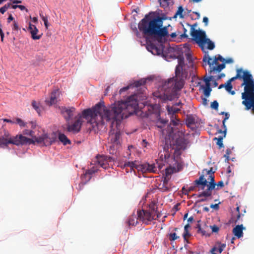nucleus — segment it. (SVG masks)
<instances>
[{
	"mask_svg": "<svg viewBox=\"0 0 254 254\" xmlns=\"http://www.w3.org/2000/svg\"><path fill=\"white\" fill-rule=\"evenodd\" d=\"M6 10V7H4V6L0 8V12L1 14H3Z\"/></svg>",
	"mask_w": 254,
	"mask_h": 254,
	"instance_id": "nucleus-56",
	"label": "nucleus"
},
{
	"mask_svg": "<svg viewBox=\"0 0 254 254\" xmlns=\"http://www.w3.org/2000/svg\"><path fill=\"white\" fill-rule=\"evenodd\" d=\"M2 120L4 122L9 123H11V124H15V119H14L13 120H11L9 119H2Z\"/></svg>",
	"mask_w": 254,
	"mask_h": 254,
	"instance_id": "nucleus-53",
	"label": "nucleus"
},
{
	"mask_svg": "<svg viewBox=\"0 0 254 254\" xmlns=\"http://www.w3.org/2000/svg\"><path fill=\"white\" fill-rule=\"evenodd\" d=\"M168 148H169V147H168V145H167L166 146H165L163 147L164 152V155L163 154L160 153V158L162 161H163L164 160V161L166 162L167 160L170 157V153H169V151H168Z\"/></svg>",
	"mask_w": 254,
	"mask_h": 254,
	"instance_id": "nucleus-22",
	"label": "nucleus"
},
{
	"mask_svg": "<svg viewBox=\"0 0 254 254\" xmlns=\"http://www.w3.org/2000/svg\"><path fill=\"white\" fill-rule=\"evenodd\" d=\"M138 105V101L134 96L129 97L126 101L114 103L109 107H106L103 103L99 102L92 108L83 110L82 114L78 113L73 123L67 122V130L74 133L79 132L82 117L89 119L88 123L91 126L92 129L95 130L101 129L105 123H109L111 128L109 138L112 144L109 151L113 154L115 153L114 148H117L119 145L121 121L131 115Z\"/></svg>",
	"mask_w": 254,
	"mask_h": 254,
	"instance_id": "nucleus-1",
	"label": "nucleus"
},
{
	"mask_svg": "<svg viewBox=\"0 0 254 254\" xmlns=\"http://www.w3.org/2000/svg\"><path fill=\"white\" fill-rule=\"evenodd\" d=\"M218 106H219V104L216 100L214 101L213 102H212L211 103L210 107L212 109H215L216 110H218Z\"/></svg>",
	"mask_w": 254,
	"mask_h": 254,
	"instance_id": "nucleus-40",
	"label": "nucleus"
},
{
	"mask_svg": "<svg viewBox=\"0 0 254 254\" xmlns=\"http://www.w3.org/2000/svg\"><path fill=\"white\" fill-rule=\"evenodd\" d=\"M13 20V17L11 14H10L7 18V22L9 23L11 21Z\"/></svg>",
	"mask_w": 254,
	"mask_h": 254,
	"instance_id": "nucleus-60",
	"label": "nucleus"
},
{
	"mask_svg": "<svg viewBox=\"0 0 254 254\" xmlns=\"http://www.w3.org/2000/svg\"><path fill=\"white\" fill-rule=\"evenodd\" d=\"M167 128L168 130V132L170 135L171 133L173 132V128L171 126H168Z\"/></svg>",
	"mask_w": 254,
	"mask_h": 254,
	"instance_id": "nucleus-59",
	"label": "nucleus"
},
{
	"mask_svg": "<svg viewBox=\"0 0 254 254\" xmlns=\"http://www.w3.org/2000/svg\"><path fill=\"white\" fill-rule=\"evenodd\" d=\"M217 245L219 246L218 249L217 248V251H218L219 253H221L225 248L226 246V244H222L220 242H217Z\"/></svg>",
	"mask_w": 254,
	"mask_h": 254,
	"instance_id": "nucleus-37",
	"label": "nucleus"
},
{
	"mask_svg": "<svg viewBox=\"0 0 254 254\" xmlns=\"http://www.w3.org/2000/svg\"><path fill=\"white\" fill-rule=\"evenodd\" d=\"M190 236L189 231H184L183 236L184 239V240L186 241L187 238Z\"/></svg>",
	"mask_w": 254,
	"mask_h": 254,
	"instance_id": "nucleus-47",
	"label": "nucleus"
},
{
	"mask_svg": "<svg viewBox=\"0 0 254 254\" xmlns=\"http://www.w3.org/2000/svg\"><path fill=\"white\" fill-rule=\"evenodd\" d=\"M59 139L64 145L71 144L70 140L68 139L64 133H60L59 134Z\"/></svg>",
	"mask_w": 254,
	"mask_h": 254,
	"instance_id": "nucleus-24",
	"label": "nucleus"
},
{
	"mask_svg": "<svg viewBox=\"0 0 254 254\" xmlns=\"http://www.w3.org/2000/svg\"><path fill=\"white\" fill-rule=\"evenodd\" d=\"M210 206L211 208H214L215 209H218L219 208L218 204H211Z\"/></svg>",
	"mask_w": 254,
	"mask_h": 254,
	"instance_id": "nucleus-54",
	"label": "nucleus"
},
{
	"mask_svg": "<svg viewBox=\"0 0 254 254\" xmlns=\"http://www.w3.org/2000/svg\"><path fill=\"white\" fill-rule=\"evenodd\" d=\"M212 232L213 233H218L219 230V228L216 225L210 226Z\"/></svg>",
	"mask_w": 254,
	"mask_h": 254,
	"instance_id": "nucleus-46",
	"label": "nucleus"
},
{
	"mask_svg": "<svg viewBox=\"0 0 254 254\" xmlns=\"http://www.w3.org/2000/svg\"><path fill=\"white\" fill-rule=\"evenodd\" d=\"M188 141L184 137H179L176 140V144L179 149L185 150L187 148Z\"/></svg>",
	"mask_w": 254,
	"mask_h": 254,
	"instance_id": "nucleus-18",
	"label": "nucleus"
},
{
	"mask_svg": "<svg viewBox=\"0 0 254 254\" xmlns=\"http://www.w3.org/2000/svg\"><path fill=\"white\" fill-rule=\"evenodd\" d=\"M181 168H178L177 169L175 167H172L170 166L169 167H167L165 169L166 170V176L167 177L169 175H171L174 172H178L180 170Z\"/></svg>",
	"mask_w": 254,
	"mask_h": 254,
	"instance_id": "nucleus-27",
	"label": "nucleus"
},
{
	"mask_svg": "<svg viewBox=\"0 0 254 254\" xmlns=\"http://www.w3.org/2000/svg\"><path fill=\"white\" fill-rule=\"evenodd\" d=\"M178 59V64L175 69V77L168 79L162 84V89L164 90L163 94L165 100L172 101L175 98H178V91L184 85V78L186 76L183 71L184 58L183 56H179Z\"/></svg>",
	"mask_w": 254,
	"mask_h": 254,
	"instance_id": "nucleus-2",
	"label": "nucleus"
},
{
	"mask_svg": "<svg viewBox=\"0 0 254 254\" xmlns=\"http://www.w3.org/2000/svg\"><path fill=\"white\" fill-rule=\"evenodd\" d=\"M200 89L203 90V94L206 97H208L210 95L212 89L210 86H204V85L200 86Z\"/></svg>",
	"mask_w": 254,
	"mask_h": 254,
	"instance_id": "nucleus-28",
	"label": "nucleus"
},
{
	"mask_svg": "<svg viewBox=\"0 0 254 254\" xmlns=\"http://www.w3.org/2000/svg\"><path fill=\"white\" fill-rule=\"evenodd\" d=\"M216 251H217V247H213V248L211 249V252L212 253V254H216V253H214V252Z\"/></svg>",
	"mask_w": 254,
	"mask_h": 254,
	"instance_id": "nucleus-64",
	"label": "nucleus"
},
{
	"mask_svg": "<svg viewBox=\"0 0 254 254\" xmlns=\"http://www.w3.org/2000/svg\"><path fill=\"white\" fill-rule=\"evenodd\" d=\"M178 122L179 121L178 120H177L176 121H175L173 119L171 120V123L174 126H176L178 125Z\"/></svg>",
	"mask_w": 254,
	"mask_h": 254,
	"instance_id": "nucleus-58",
	"label": "nucleus"
},
{
	"mask_svg": "<svg viewBox=\"0 0 254 254\" xmlns=\"http://www.w3.org/2000/svg\"><path fill=\"white\" fill-rule=\"evenodd\" d=\"M179 238V236H177L175 233H170L169 235V239L170 241H173Z\"/></svg>",
	"mask_w": 254,
	"mask_h": 254,
	"instance_id": "nucleus-38",
	"label": "nucleus"
},
{
	"mask_svg": "<svg viewBox=\"0 0 254 254\" xmlns=\"http://www.w3.org/2000/svg\"><path fill=\"white\" fill-rule=\"evenodd\" d=\"M167 110L169 114L173 113L172 117L173 118V116L174 115V114H175L177 112H178L179 111V109H176L175 108H174L173 107L170 108V107H168Z\"/></svg>",
	"mask_w": 254,
	"mask_h": 254,
	"instance_id": "nucleus-39",
	"label": "nucleus"
},
{
	"mask_svg": "<svg viewBox=\"0 0 254 254\" xmlns=\"http://www.w3.org/2000/svg\"><path fill=\"white\" fill-rule=\"evenodd\" d=\"M15 124L19 125L21 127H25L26 125V124L20 118H16L15 119Z\"/></svg>",
	"mask_w": 254,
	"mask_h": 254,
	"instance_id": "nucleus-36",
	"label": "nucleus"
},
{
	"mask_svg": "<svg viewBox=\"0 0 254 254\" xmlns=\"http://www.w3.org/2000/svg\"><path fill=\"white\" fill-rule=\"evenodd\" d=\"M205 54L203 58V61L204 62H207L208 64L209 65L210 67H211V66H212L213 64H218V61L222 62H224V61H225V59L220 55H218L217 57L215 56L214 58V59L212 60V59L210 58V56H209L208 53L207 52H205Z\"/></svg>",
	"mask_w": 254,
	"mask_h": 254,
	"instance_id": "nucleus-14",
	"label": "nucleus"
},
{
	"mask_svg": "<svg viewBox=\"0 0 254 254\" xmlns=\"http://www.w3.org/2000/svg\"><path fill=\"white\" fill-rule=\"evenodd\" d=\"M242 104L247 110L252 109V113L254 115V88L247 93H242Z\"/></svg>",
	"mask_w": 254,
	"mask_h": 254,
	"instance_id": "nucleus-11",
	"label": "nucleus"
},
{
	"mask_svg": "<svg viewBox=\"0 0 254 254\" xmlns=\"http://www.w3.org/2000/svg\"><path fill=\"white\" fill-rule=\"evenodd\" d=\"M183 27V33L181 35V38H188V35L187 34V30L186 28H185L184 27V25H182Z\"/></svg>",
	"mask_w": 254,
	"mask_h": 254,
	"instance_id": "nucleus-45",
	"label": "nucleus"
},
{
	"mask_svg": "<svg viewBox=\"0 0 254 254\" xmlns=\"http://www.w3.org/2000/svg\"><path fill=\"white\" fill-rule=\"evenodd\" d=\"M13 3H21L22 1L21 0H10Z\"/></svg>",
	"mask_w": 254,
	"mask_h": 254,
	"instance_id": "nucleus-61",
	"label": "nucleus"
},
{
	"mask_svg": "<svg viewBox=\"0 0 254 254\" xmlns=\"http://www.w3.org/2000/svg\"><path fill=\"white\" fill-rule=\"evenodd\" d=\"M216 66H211L210 67V69L209 70V72L211 73L212 72L216 71L218 72H220L225 67V64L223 63L221 64H217Z\"/></svg>",
	"mask_w": 254,
	"mask_h": 254,
	"instance_id": "nucleus-26",
	"label": "nucleus"
},
{
	"mask_svg": "<svg viewBox=\"0 0 254 254\" xmlns=\"http://www.w3.org/2000/svg\"><path fill=\"white\" fill-rule=\"evenodd\" d=\"M97 171V168H95L94 167L86 171L85 176H88V179L90 180L91 178V175L94 174Z\"/></svg>",
	"mask_w": 254,
	"mask_h": 254,
	"instance_id": "nucleus-31",
	"label": "nucleus"
},
{
	"mask_svg": "<svg viewBox=\"0 0 254 254\" xmlns=\"http://www.w3.org/2000/svg\"><path fill=\"white\" fill-rule=\"evenodd\" d=\"M147 49L152 54H154V52H155L157 54L159 55L161 52L160 49L157 48L154 44L152 43H148L147 42Z\"/></svg>",
	"mask_w": 254,
	"mask_h": 254,
	"instance_id": "nucleus-21",
	"label": "nucleus"
},
{
	"mask_svg": "<svg viewBox=\"0 0 254 254\" xmlns=\"http://www.w3.org/2000/svg\"><path fill=\"white\" fill-rule=\"evenodd\" d=\"M184 11V9L182 6H180L178 7V9L175 14L174 16V18H176L177 15H179L181 18H184V15L183 14V12Z\"/></svg>",
	"mask_w": 254,
	"mask_h": 254,
	"instance_id": "nucleus-32",
	"label": "nucleus"
},
{
	"mask_svg": "<svg viewBox=\"0 0 254 254\" xmlns=\"http://www.w3.org/2000/svg\"><path fill=\"white\" fill-rule=\"evenodd\" d=\"M245 229L243 225H238L233 229V233L238 238H240L243 236V230Z\"/></svg>",
	"mask_w": 254,
	"mask_h": 254,
	"instance_id": "nucleus-19",
	"label": "nucleus"
},
{
	"mask_svg": "<svg viewBox=\"0 0 254 254\" xmlns=\"http://www.w3.org/2000/svg\"><path fill=\"white\" fill-rule=\"evenodd\" d=\"M205 170L206 172V174L200 176L198 179L194 182L196 185L199 187V190H204L197 195V197L210 196L212 190L215 189L216 185L214 175L215 171H213V168Z\"/></svg>",
	"mask_w": 254,
	"mask_h": 254,
	"instance_id": "nucleus-4",
	"label": "nucleus"
},
{
	"mask_svg": "<svg viewBox=\"0 0 254 254\" xmlns=\"http://www.w3.org/2000/svg\"><path fill=\"white\" fill-rule=\"evenodd\" d=\"M203 22L205 23V25L207 26L208 22V18L207 17H204L203 18Z\"/></svg>",
	"mask_w": 254,
	"mask_h": 254,
	"instance_id": "nucleus-57",
	"label": "nucleus"
},
{
	"mask_svg": "<svg viewBox=\"0 0 254 254\" xmlns=\"http://www.w3.org/2000/svg\"><path fill=\"white\" fill-rule=\"evenodd\" d=\"M120 166L122 168L129 167L130 171L135 168L138 171H140L143 173L147 172L154 173L157 171L156 167L154 164L143 163L137 164L135 162L128 161L124 164L120 163Z\"/></svg>",
	"mask_w": 254,
	"mask_h": 254,
	"instance_id": "nucleus-9",
	"label": "nucleus"
},
{
	"mask_svg": "<svg viewBox=\"0 0 254 254\" xmlns=\"http://www.w3.org/2000/svg\"><path fill=\"white\" fill-rule=\"evenodd\" d=\"M213 76H210L209 77L204 78V81L205 82V86H210V81L212 79Z\"/></svg>",
	"mask_w": 254,
	"mask_h": 254,
	"instance_id": "nucleus-41",
	"label": "nucleus"
},
{
	"mask_svg": "<svg viewBox=\"0 0 254 254\" xmlns=\"http://www.w3.org/2000/svg\"><path fill=\"white\" fill-rule=\"evenodd\" d=\"M96 162L103 168L106 169L109 167V162L113 161V158L106 155H97Z\"/></svg>",
	"mask_w": 254,
	"mask_h": 254,
	"instance_id": "nucleus-13",
	"label": "nucleus"
},
{
	"mask_svg": "<svg viewBox=\"0 0 254 254\" xmlns=\"http://www.w3.org/2000/svg\"><path fill=\"white\" fill-rule=\"evenodd\" d=\"M32 106L33 108L36 111V112L40 114L41 110L39 106V103H37L35 101L33 100L32 102Z\"/></svg>",
	"mask_w": 254,
	"mask_h": 254,
	"instance_id": "nucleus-35",
	"label": "nucleus"
},
{
	"mask_svg": "<svg viewBox=\"0 0 254 254\" xmlns=\"http://www.w3.org/2000/svg\"><path fill=\"white\" fill-rule=\"evenodd\" d=\"M187 26L190 27V34L192 37V40L198 45L203 52L205 48L212 50L215 48L214 43L206 37L205 31L195 29L196 23L193 25L188 23Z\"/></svg>",
	"mask_w": 254,
	"mask_h": 254,
	"instance_id": "nucleus-6",
	"label": "nucleus"
},
{
	"mask_svg": "<svg viewBox=\"0 0 254 254\" xmlns=\"http://www.w3.org/2000/svg\"><path fill=\"white\" fill-rule=\"evenodd\" d=\"M197 232L198 233H201L202 235H205L206 234H205V231L202 230L201 228H200V230H197Z\"/></svg>",
	"mask_w": 254,
	"mask_h": 254,
	"instance_id": "nucleus-63",
	"label": "nucleus"
},
{
	"mask_svg": "<svg viewBox=\"0 0 254 254\" xmlns=\"http://www.w3.org/2000/svg\"><path fill=\"white\" fill-rule=\"evenodd\" d=\"M186 58H187V60L189 61V63H191L192 62V56H191L190 54L187 53L186 54Z\"/></svg>",
	"mask_w": 254,
	"mask_h": 254,
	"instance_id": "nucleus-51",
	"label": "nucleus"
},
{
	"mask_svg": "<svg viewBox=\"0 0 254 254\" xmlns=\"http://www.w3.org/2000/svg\"><path fill=\"white\" fill-rule=\"evenodd\" d=\"M28 30L29 31L30 34H31V38L33 40H39L41 38L42 33L38 34L39 30L37 29L36 26L32 24L30 22L29 23Z\"/></svg>",
	"mask_w": 254,
	"mask_h": 254,
	"instance_id": "nucleus-17",
	"label": "nucleus"
},
{
	"mask_svg": "<svg viewBox=\"0 0 254 254\" xmlns=\"http://www.w3.org/2000/svg\"><path fill=\"white\" fill-rule=\"evenodd\" d=\"M61 114L66 121V122H69L77 114L76 112V109L73 107L62 106L59 107Z\"/></svg>",
	"mask_w": 254,
	"mask_h": 254,
	"instance_id": "nucleus-12",
	"label": "nucleus"
},
{
	"mask_svg": "<svg viewBox=\"0 0 254 254\" xmlns=\"http://www.w3.org/2000/svg\"><path fill=\"white\" fill-rule=\"evenodd\" d=\"M145 80L141 79L138 81H136L131 85L132 87H138L141 85H144L145 83Z\"/></svg>",
	"mask_w": 254,
	"mask_h": 254,
	"instance_id": "nucleus-34",
	"label": "nucleus"
},
{
	"mask_svg": "<svg viewBox=\"0 0 254 254\" xmlns=\"http://www.w3.org/2000/svg\"><path fill=\"white\" fill-rule=\"evenodd\" d=\"M186 124L188 126L195 124V119L192 115H188L186 119Z\"/></svg>",
	"mask_w": 254,
	"mask_h": 254,
	"instance_id": "nucleus-29",
	"label": "nucleus"
},
{
	"mask_svg": "<svg viewBox=\"0 0 254 254\" xmlns=\"http://www.w3.org/2000/svg\"><path fill=\"white\" fill-rule=\"evenodd\" d=\"M164 19L160 16L151 18L149 14H146L139 23L138 28L145 36H152L161 43L162 38L168 34L167 27H163Z\"/></svg>",
	"mask_w": 254,
	"mask_h": 254,
	"instance_id": "nucleus-3",
	"label": "nucleus"
},
{
	"mask_svg": "<svg viewBox=\"0 0 254 254\" xmlns=\"http://www.w3.org/2000/svg\"><path fill=\"white\" fill-rule=\"evenodd\" d=\"M34 131L32 130L25 129L23 131V134L29 135L32 137L34 143L37 142L39 144H42L45 146H49L55 141L53 137H51L47 133H44L41 136L36 137L34 135ZM31 139V138H30Z\"/></svg>",
	"mask_w": 254,
	"mask_h": 254,
	"instance_id": "nucleus-10",
	"label": "nucleus"
},
{
	"mask_svg": "<svg viewBox=\"0 0 254 254\" xmlns=\"http://www.w3.org/2000/svg\"><path fill=\"white\" fill-rule=\"evenodd\" d=\"M138 219L145 225L151 224V222L161 216V214L157 211V206L153 202H151L147 209L138 210L137 211Z\"/></svg>",
	"mask_w": 254,
	"mask_h": 254,
	"instance_id": "nucleus-7",
	"label": "nucleus"
},
{
	"mask_svg": "<svg viewBox=\"0 0 254 254\" xmlns=\"http://www.w3.org/2000/svg\"><path fill=\"white\" fill-rule=\"evenodd\" d=\"M131 87H132V85H128L126 87H124L122 88H121L120 90V93L121 94L122 92H124V91H126L128 89H129Z\"/></svg>",
	"mask_w": 254,
	"mask_h": 254,
	"instance_id": "nucleus-50",
	"label": "nucleus"
},
{
	"mask_svg": "<svg viewBox=\"0 0 254 254\" xmlns=\"http://www.w3.org/2000/svg\"><path fill=\"white\" fill-rule=\"evenodd\" d=\"M196 188H198V190H199V187L197 185H196L195 184H194V186H191L188 189V191L189 192H190L191 191H193L194 190H196Z\"/></svg>",
	"mask_w": 254,
	"mask_h": 254,
	"instance_id": "nucleus-48",
	"label": "nucleus"
},
{
	"mask_svg": "<svg viewBox=\"0 0 254 254\" xmlns=\"http://www.w3.org/2000/svg\"><path fill=\"white\" fill-rule=\"evenodd\" d=\"M34 143V141L26 137L22 134L12 136L6 130H3V133L0 134V147L5 148L8 144H12L17 146L24 144H32Z\"/></svg>",
	"mask_w": 254,
	"mask_h": 254,
	"instance_id": "nucleus-5",
	"label": "nucleus"
},
{
	"mask_svg": "<svg viewBox=\"0 0 254 254\" xmlns=\"http://www.w3.org/2000/svg\"><path fill=\"white\" fill-rule=\"evenodd\" d=\"M231 150L228 148L226 151V154L224 155V157L226 158L225 161H228L229 160V155L231 153Z\"/></svg>",
	"mask_w": 254,
	"mask_h": 254,
	"instance_id": "nucleus-42",
	"label": "nucleus"
},
{
	"mask_svg": "<svg viewBox=\"0 0 254 254\" xmlns=\"http://www.w3.org/2000/svg\"><path fill=\"white\" fill-rule=\"evenodd\" d=\"M216 66H211L210 67V69L209 70V72L211 73L212 72L216 71L218 72H220L225 67V64L223 63L221 64H217Z\"/></svg>",
	"mask_w": 254,
	"mask_h": 254,
	"instance_id": "nucleus-25",
	"label": "nucleus"
},
{
	"mask_svg": "<svg viewBox=\"0 0 254 254\" xmlns=\"http://www.w3.org/2000/svg\"><path fill=\"white\" fill-rule=\"evenodd\" d=\"M60 95V92L58 89L54 90L52 92L49 99H46L45 100V102L46 104L49 106H51L56 104L59 100Z\"/></svg>",
	"mask_w": 254,
	"mask_h": 254,
	"instance_id": "nucleus-16",
	"label": "nucleus"
},
{
	"mask_svg": "<svg viewBox=\"0 0 254 254\" xmlns=\"http://www.w3.org/2000/svg\"><path fill=\"white\" fill-rule=\"evenodd\" d=\"M138 216L135 214L131 215L128 219V224L129 226H135L138 223Z\"/></svg>",
	"mask_w": 254,
	"mask_h": 254,
	"instance_id": "nucleus-23",
	"label": "nucleus"
},
{
	"mask_svg": "<svg viewBox=\"0 0 254 254\" xmlns=\"http://www.w3.org/2000/svg\"><path fill=\"white\" fill-rule=\"evenodd\" d=\"M216 185L217 186V188H216L215 189L216 190H218V187H220L221 188H222L223 187H224V183H223V181H219V182H218L217 184H216Z\"/></svg>",
	"mask_w": 254,
	"mask_h": 254,
	"instance_id": "nucleus-52",
	"label": "nucleus"
},
{
	"mask_svg": "<svg viewBox=\"0 0 254 254\" xmlns=\"http://www.w3.org/2000/svg\"><path fill=\"white\" fill-rule=\"evenodd\" d=\"M229 118V114L228 113H225V118L223 120V126L224 129H226V126L225 125V122L227 120H228Z\"/></svg>",
	"mask_w": 254,
	"mask_h": 254,
	"instance_id": "nucleus-43",
	"label": "nucleus"
},
{
	"mask_svg": "<svg viewBox=\"0 0 254 254\" xmlns=\"http://www.w3.org/2000/svg\"><path fill=\"white\" fill-rule=\"evenodd\" d=\"M218 132L219 133L223 134V135L219 136L218 138L215 137L214 138V140H217V144L219 146L220 148H222V147H223L222 139L223 137H225L226 136V129H224V131H222L221 129H219Z\"/></svg>",
	"mask_w": 254,
	"mask_h": 254,
	"instance_id": "nucleus-20",
	"label": "nucleus"
},
{
	"mask_svg": "<svg viewBox=\"0 0 254 254\" xmlns=\"http://www.w3.org/2000/svg\"><path fill=\"white\" fill-rule=\"evenodd\" d=\"M20 9H21V10H26V11H27V9L26 8L25 6H24V5H18V7Z\"/></svg>",
	"mask_w": 254,
	"mask_h": 254,
	"instance_id": "nucleus-62",
	"label": "nucleus"
},
{
	"mask_svg": "<svg viewBox=\"0 0 254 254\" xmlns=\"http://www.w3.org/2000/svg\"><path fill=\"white\" fill-rule=\"evenodd\" d=\"M12 29L13 31H17V32L19 30L18 25L15 21H13Z\"/></svg>",
	"mask_w": 254,
	"mask_h": 254,
	"instance_id": "nucleus-44",
	"label": "nucleus"
},
{
	"mask_svg": "<svg viewBox=\"0 0 254 254\" xmlns=\"http://www.w3.org/2000/svg\"><path fill=\"white\" fill-rule=\"evenodd\" d=\"M150 108L153 110L152 113L155 114L157 115V122L156 126L159 128H162L168 122V120L162 119L160 118L159 112L158 111V106L157 105H154L150 106Z\"/></svg>",
	"mask_w": 254,
	"mask_h": 254,
	"instance_id": "nucleus-15",
	"label": "nucleus"
},
{
	"mask_svg": "<svg viewBox=\"0 0 254 254\" xmlns=\"http://www.w3.org/2000/svg\"><path fill=\"white\" fill-rule=\"evenodd\" d=\"M232 88L233 86L232 84L227 81L225 85V89L227 92L230 93L231 95H233L235 94V91L234 90H232Z\"/></svg>",
	"mask_w": 254,
	"mask_h": 254,
	"instance_id": "nucleus-30",
	"label": "nucleus"
},
{
	"mask_svg": "<svg viewBox=\"0 0 254 254\" xmlns=\"http://www.w3.org/2000/svg\"><path fill=\"white\" fill-rule=\"evenodd\" d=\"M40 16L41 18L42 19V20L43 21L46 29H48V27H49V23H48V19L47 16H44L42 12L40 13Z\"/></svg>",
	"mask_w": 254,
	"mask_h": 254,
	"instance_id": "nucleus-33",
	"label": "nucleus"
},
{
	"mask_svg": "<svg viewBox=\"0 0 254 254\" xmlns=\"http://www.w3.org/2000/svg\"><path fill=\"white\" fill-rule=\"evenodd\" d=\"M200 197H201V198L199 200H198L196 201V202H201L206 201L208 200V198H209V197L211 198V195L210 196H202Z\"/></svg>",
	"mask_w": 254,
	"mask_h": 254,
	"instance_id": "nucleus-49",
	"label": "nucleus"
},
{
	"mask_svg": "<svg viewBox=\"0 0 254 254\" xmlns=\"http://www.w3.org/2000/svg\"><path fill=\"white\" fill-rule=\"evenodd\" d=\"M237 74L235 76L232 77L227 81L231 83L236 79L243 80V82L241 86H244V92L243 93H247L254 89V79L252 74L247 70H243L242 68L236 70Z\"/></svg>",
	"mask_w": 254,
	"mask_h": 254,
	"instance_id": "nucleus-8",
	"label": "nucleus"
},
{
	"mask_svg": "<svg viewBox=\"0 0 254 254\" xmlns=\"http://www.w3.org/2000/svg\"><path fill=\"white\" fill-rule=\"evenodd\" d=\"M224 62H225V63L231 64V63H232L233 62V60L231 58H229V59H225V61H224Z\"/></svg>",
	"mask_w": 254,
	"mask_h": 254,
	"instance_id": "nucleus-55",
	"label": "nucleus"
}]
</instances>
